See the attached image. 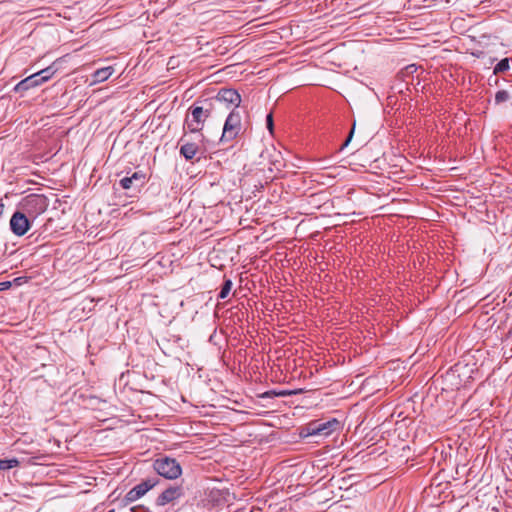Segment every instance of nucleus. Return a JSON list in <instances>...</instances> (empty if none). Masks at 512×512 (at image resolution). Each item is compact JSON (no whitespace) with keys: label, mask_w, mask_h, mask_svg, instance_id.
I'll use <instances>...</instances> for the list:
<instances>
[{"label":"nucleus","mask_w":512,"mask_h":512,"mask_svg":"<svg viewBox=\"0 0 512 512\" xmlns=\"http://www.w3.org/2000/svg\"><path fill=\"white\" fill-rule=\"evenodd\" d=\"M154 471L161 477L175 480L182 474V467L175 459L168 456H160L153 461Z\"/></svg>","instance_id":"1"},{"label":"nucleus","mask_w":512,"mask_h":512,"mask_svg":"<svg viewBox=\"0 0 512 512\" xmlns=\"http://www.w3.org/2000/svg\"><path fill=\"white\" fill-rule=\"evenodd\" d=\"M56 71H57V69L54 67V65H51L45 69H42V70L26 77L25 79L21 80L14 87V91L17 93H22L31 88L40 86L43 83L50 80L52 78V76L56 73Z\"/></svg>","instance_id":"2"},{"label":"nucleus","mask_w":512,"mask_h":512,"mask_svg":"<svg viewBox=\"0 0 512 512\" xmlns=\"http://www.w3.org/2000/svg\"><path fill=\"white\" fill-rule=\"evenodd\" d=\"M243 131L242 117L239 111L233 109L227 116L222 135L220 137V143L231 142L236 139Z\"/></svg>","instance_id":"3"},{"label":"nucleus","mask_w":512,"mask_h":512,"mask_svg":"<svg viewBox=\"0 0 512 512\" xmlns=\"http://www.w3.org/2000/svg\"><path fill=\"white\" fill-rule=\"evenodd\" d=\"M210 116V109L204 106L193 105L190 114L187 115L184 123V128L191 133L200 132L203 124Z\"/></svg>","instance_id":"4"},{"label":"nucleus","mask_w":512,"mask_h":512,"mask_svg":"<svg viewBox=\"0 0 512 512\" xmlns=\"http://www.w3.org/2000/svg\"><path fill=\"white\" fill-rule=\"evenodd\" d=\"M241 103V96L237 92V90L232 88H222L218 91L215 98L212 100L209 105L213 108H219L222 105H226L227 108L230 106H234V108H238Z\"/></svg>","instance_id":"5"},{"label":"nucleus","mask_w":512,"mask_h":512,"mask_svg":"<svg viewBox=\"0 0 512 512\" xmlns=\"http://www.w3.org/2000/svg\"><path fill=\"white\" fill-rule=\"evenodd\" d=\"M158 483L159 479L157 477H150L143 480L126 493L123 501L125 502L126 505L137 501L138 499L143 497L148 491L153 489Z\"/></svg>","instance_id":"6"},{"label":"nucleus","mask_w":512,"mask_h":512,"mask_svg":"<svg viewBox=\"0 0 512 512\" xmlns=\"http://www.w3.org/2000/svg\"><path fill=\"white\" fill-rule=\"evenodd\" d=\"M22 208L27 213L28 217L35 219L37 215L43 213L46 210V198L37 194L28 195L23 200Z\"/></svg>","instance_id":"7"},{"label":"nucleus","mask_w":512,"mask_h":512,"mask_svg":"<svg viewBox=\"0 0 512 512\" xmlns=\"http://www.w3.org/2000/svg\"><path fill=\"white\" fill-rule=\"evenodd\" d=\"M340 427V422L337 419H332L326 422H312L309 423L306 430L307 435H323L328 436L333 431L337 430Z\"/></svg>","instance_id":"8"},{"label":"nucleus","mask_w":512,"mask_h":512,"mask_svg":"<svg viewBox=\"0 0 512 512\" xmlns=\"http://www.w3.org/2000/svg\"><path fill=\"white\" fill-rule=\"evenodd\" d=\"M31 227L29 217L20 211H16L10 219L11 231L17 236H23Z\"/></svg>","instance_id":"9"},{"label":"nucleus","mask_w":512,"mask_h":512,"mask_svg":"<svg viewBox=\"0 0 512 512\" xmlns=\"http://www.w3.org/2000/svg\"><path fill=\"white\" fill-rule=\"evenodd\" d=\"M182 486H170L165 489L156 499L158 506H165L170 503H174L176 500L183 496Z\"/></svg>","instance_id":"10"},{"label":"nucleus","mask_w":512,"mask_h":512,"mask_svg":"<svg viewBox=\"0 0 512 512\" xmlns=\"http://www.w3.org/2000/svg\"><path fill=\"white\" fill-rule=\"evenodd\" d=\"M145 181H146L145 174L141 171H137V172H134L129 177L122 178L120 180L119 184L125 190H128V189L136 190V189H139L140 187H142L145 184Z\"/></svg>","instance_id":"11"},{"label":"nucleus","mask_w":512,"mask_h":512,"mask_svg":"<svg viewBox=\"0 0 512 512\" xmlns=\"http://www.w3.org/2000/svg\"><path fill=\"white\" fill-rule=\"evenodd\" d=\"M198 152V146L194 143H184L180 148V154L186 160H192Z\"/></svg>","instance_id":"12"},{"label":"nucleus","mask_w":512,"mask_h":512,"mask_svg":"<svg viewBox=\"0 0 512 512\" xmlns=\"http://www.w3.org/2000/svg\"><path fill=\"white\" fill-rule=\"evenodd\" d=\"M113 72L114 68L112 66L97 69L93 74L94 82L106 81L113 74Z\"/></svg>","instance_id":"13"},{"label":"nucleus","mask_w":512,"mask_h":512,"mask_svg":"<svg viewBox=\"0 0 512 512\" xmlns=\"http://www.w3.org/2000/svg\"><path fill=\"white\" fill-rule=\"evenodd\" d=\"M510 68V64H509V59L508 58H504L502 60H500L494 67V70H493V73L495 75L499 74V73H502V72H505L507 71L508 69Z\"/></svg>","instance_id":"14"},{"label":"nucleus","mask_w":512,"mask_h":512,"mask_svg":"<svg viewBox=\"0 0 512 512\" xmlns=\"http://www.w3.org/2000/svg\"><path fill=\"white\" fill-rule=\"evenodd\" d=\"M232 286H233L232 281L230 279H225V281L221 287L220 293L218 295V298L225 299L229 295V293L232 289Z\"/></svg>","instance_id":"15"},{"label":"nucleus","mask_w":512,"mask_h":512,"mask_svg":"<svg viewBox=\"0 0 512 512\" xmlns=\"http://www.w3.org/2000/svg\"><path fill=\"white\" fill-rule=\"evenodd\" d=\"M19 465V461L15 458L13 459H3L0 460V470H9Z\"/></svg>","instance_id":"16"},{"label":"nucleus","mask_w":512,"mask_h":512,"mask_svg":"<svg viewBox=\"0 0 512 512\" xmlns=\"http://www.w3.org/2000/svg\"><path fill=\"white\" fill-rule=\"evenodd\" d=\"M510 98L509 93L506 90H500L495 94V103L501 104L506 102Z\"/></svg>","instance_id":"17"},{"label":"nucleus","mask_w":512,"mask_h":512,"mask_svg":"<svg viewBox=\"0 0 512 512\" xmlns=\"http://www.w3.org/2000/svg\"><path fill=\"white\" fill-rule=\"evenodd\" d=\"M354 130H355V122L353 123V126H352V128H351V131H350V133H349V135H348L347 139H346V140H345V142L343 143V145H342L341 149H343L344 147H346V146L349 144V142L351 141V139H352V137H353Z\"/></svg>","instance_id":"18"},{"label":"nucleus","mask_w":512,"mask_h":512,"mask_svg":"<svg viewBox=\"0 0 512 512\" xmlns=\"http://www.w3.org/2000/svg\"><path fill=\"white\" fill-rule=\"evenodd\" d=\"M266 125H267V128L272 132V129H273V116H272L271 113L266 116Z\"/></svg>","instance_id":"19"},{"label":"nucleus","mask_w":512,"mask_h":512,"mask_svg":"<svg viewBox=\"0 0 512 512\" xmlns=\"http://www.w3.org/2000/svg\"><path fill=\"white\" fill-rule=\"evenodd\" d=\"M11 286V283L10 282H1L0 283V291L4 290V289H7Z\"/></svg>","instance_id":"20"},{"label":"nucleus","mask_w":512,"mask_h":512,"mask_svg":"<svg viewBox=\"0 0 512 512\" xmlns=\"http://www.w3.org/2000/svg\"><path fill=\"white\" fill-rule=\"evenodd\" d=\"M290 394H292V392H288V391H281V392L275 393V395H277V396H286V395H290Z\"/></svg>","instance_id":"21"},{"label":"nucleus","mask_w":512,"mask_h":512,"mask_svg":"<svg viewBox=\"0 0 512 512\" xmlns=\"http://www.w3.org/2000/svg\"><path fill=\"white\" fill-rule=\"evenodd\" d=\"M4 208H5V205L0 201V218H1V217H2V215H3Z\"/></svg>","instance_id":"22"}]
</instances>
